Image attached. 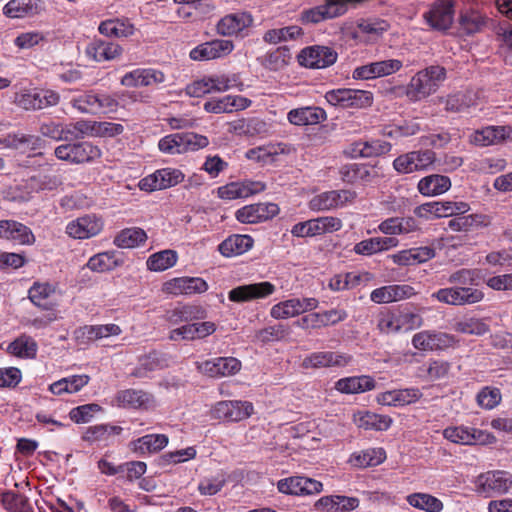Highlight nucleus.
Wrapping results in <instances>:
<instances>
[{
    "mask_svg": "<svg viewBox=\"0 0 512 512\" xmlns=\"http://www.w3.org/2000/svg\"><path fill=\"white\" fill-rule=\"evenodd\" d=\"M447 78L443 66L431 65L418 71L406 86V96L412 101H419L435 93Z\"/></svg>",
    "mask_w": 512,
    "mask_h": 512,
    "instance_id": "f257e3e1",
    "label": "nucleus"
},
{
    "mask_svg": "<svg viewBox=\"0 0 512 512\" xmlns=\"http://www.w3.org/2000/svg\"><path fill=\"white\" fill-rule=\"evenodd\" d=\"M101 155V149L88 141L66 143L55 149V156L58 159L74 164L92 162L99 159Z\"/></svg>",
    "mask_w": 512,
    "mask_h": 512,
    "instance_id": "f03ea898",
    "label": "nucleus"
},
{
    "mask_svg": "<svg viewBox=\"0 0 512 512\" xmlns=\"http://www.w3.org/2000/svg\"><path fill=\"white\" fill-rule=\"evenodd\" d=\"M512 487V475L503 470L488 471L475 480V491L484 497L508 492Z\"/></svg>",
    "mask_w": 512,
    "mask_h": 512,
    "instance_id": "7ed1b4c3",
    "label": "nucleus"
},
{
    "mask_svg": "<svg viewBox=\"0 0 512 512\" xmlns=\"http://www.w3.org/2000/svg\"><path fill=\"white\" fill-rule=\"evenodd\" d=\"M431 297L447 305L464 306L482 301L484 293L477 288L469 286H453L441 288L432 293Z\"/></svg>",
    "mask_w": 512,
    "mask_h": 512,
    "instance_id": "20e7f679",
    "label": "nucleus"
},
{
    "mask_svg": "<svg viewBox=\"0 0 512 512\" xmlns=\"http://www.w3.org/2000/svg\"><path fill=\"white\" fill-rule=\"evenodd\" d=\"M325 99L333 106L362 109L372 105L373 94L365 90L335 89L326 92Z\"/></svg>",
    "mask_w": 512,
    "mask_h": 512,
    "instance_id": "39448f33",
    "label": "nucleus"
},
{
    "mask_svg": "<svg viewBox=\"0 0 512 512\" xmlns=\"http://www.w3.org/2000/svg\"><path fill=\"white\" fill-rule=\"evenodd\" d=\"M60 96L53 90H21L15 94L14 103L24 110H40L59 103Z\"/></svg>",
    "mask_w": 512,
    "mask_h": 512,
    "instance_id": "423d86ee",
    "label": "nucleus"
},
{
    "mask_svg": "<svg viewBox=\"0 0 512 512\" xmlns=\"http://www.w3.org/2000/svg\"><path fill=\"white\" fill-rule=\"evenodd\" d=\"M436 160L432 150L411 151L398 156L393 161L394 169L401 174L427 170Z\"/></svg>",
    "mask_w": 512,
    "mask_h": 512,
    "instance_id": "0eeeda50",
    "label": "nucleus"
},
{
    "mask_svg": "<svg viewBox=\"0 0 512 512\" xmlns=\"http://www.w3.org/2000/svg\"><path fill=\"white\" fill-rule=\"evenodd\" d=\"M338 58L337 52L327 46L314 45L301 50L298 55L300 65L312 68L323 69L333 65Z\"/></svg>",
    "mask_w": 512,
    "mask_h": 512,
    "instance_id": "6e6552de",
    "label": "nucleus"
},
{
    "mask_svg": "<svg viewBox=\"0 0 512 512\" xmlns=\"http://www.w3.org/2000/svg\"><path fill=\"white\" fill-rule=\"evenodd\" d=\"M196 368L203 375L219 378L236 374L241 369V362L234 357H216L196 362Z\"/></svg>",
    "mask_w": 512,
    "mask_h": 512,
    "instance_id": "1a4fd4ad",
    "label": "nucleus"
},
{
    "mask_svg": "<svg viewBox=\"0 0 512 512\" xmlns=\"http://www.w3.org/2000/svg\"><path fill=\"white\" fill-rule=\"evenodd\" d=\"M402 67L403 63L398 59L375 61L356 67L352 72V78L355 80H371L385 77L398 72Z\"/></svg>",
    "mask_w": 512,
    "mask_h": 512,
    "instance_id": "9d476101",
    "label": "nucleus"
},
{
    "mask_svg": "<svg viewBox=\"0 0 512 512\" xmlns=\"http://www.w3.org/2000/svg\"><path fill=\"white\" fill-rule=\"evenodd\" d=\"M104 227L102 217L96 214H86L69 222L66 233L75 239H88L98 235Z\"/></svg>",
    "mask_w": 512,
    "mask_h": 512,
    "instance_id": "9b49d317",
    "label": "nucleus"
},
{
    "mask_svg": "<svg viewBox=\"0 0 512 512\" xmlns=\"http://www.w3.org/2000/svg\"><path fill=\"white\" fill-rule=\"evenodd\" d=\"M355 193L350 190H332L315 195L309 201L312 211L320 212L343 207L355 198Z\"/></svg>",
    "mask_w": 512,
    "mask_h": 512,
    "instance_id": "f8f14e48",
    "label": "nucleus"
},
{
    "mask_svg": "<svg viewBox=\"0 0 512 512\" xmlns=\"http://www.w3.org/2000/svg\"><path fill=\"white\" fill-rule=\"evenodd\" d=\"M455 336L435 331H421L412 338L414 348L423 351L442 350L456 344Z\"/></svg>",
    "mask_w": 512,
    "mask_h": 512,
    "instance_id": "ddd939ff",
    "label": "nucleus"
},
{
    "mask_svg": "<svg viewBox=\"0 0 512 512\" xmlns=\"http://www.w3.org/2000/svg\"><path fill=\"white\" fill-rule=\"evenodd\" d=\"M276 290L274 284L268 281L241 285L233 288L228 293L232 302L242 303L256 299H263L272 295Z\"/></svg>",
    "mask_w": 512,
    "mask_h": 512,
    "instance_id": "4468645a",
    "label": "nucleus"
},
{
    "mask_svg": "<svg viewBox=\"0 0 512 512\" xmlns=\"http://www.w3.org/2000/svg\"><path fill=\"white\" fill-rule=\"evenodd\" d=\"M216 419L237 422L250 417L253 413V405L248 401H220L213 410Z\"/></svg>",
    "mask_w": 512,
    "mask_h": 512,
    "instance_id": "2eb2a0df",
    "label": "nucleus"
},
{
    "mask_svg": "<svg viewBox=\"0 0 512 512\" xmlns=\"http://www.w3.org/2000/svg\"><path fill=\"white\" fill-rule=\"evenodd\" d=\"M234 50V43L231 40L215 39L202 43L191 50L190 58L195 61H206L222 58Z\"/></svg>",
    "mask_w": 512,
    "mask_h": 512,
    "instance_id": "dca6fc26",
    "label": "nucleus"
},
{
    "mask_svg": "<svg viewBox=\"0 0 512 512\" xmlns=\"http://www.w3.org/2000/svg\"><path fill=\"white\" fill-rule=\"evenodd\" d=\"M279 212V207L274 203H257L246 205L235 213L236 219L241 223L254 224L267 221Z\"/></svg>",
    "mask_w": 512,
    "mask_h": 512,
    "instance_id": "f3484780",
    "label": "nucleus"
},
{
    "mask_svg": "<svg viewBox=\"0 0 512 512\" xmlns=\"http://www.w3.org/2000/svg\"><path fill=\"white\" fill-rule=\"evenodd\" d=\"M266 189L265 183L261 181L244 180L231 182L221 186L217 190L218 197L224 200L246 198L258 194Z\"/></svg>",
    "mask_w": 512,
    "mask_h": 512,
    "instance_id": "a211bd4d",
    "label": "nucleus"
},
{
    "mask_svg": "<svg viewBox=\"0 0 512 512\" xmlns=\"http://www.w3.org/2000/svg\"><path fill=\"white\" fill-rule=\"evenodd\" d=\"M453 0H438L425 14L428 24L436 30L445 31L450 28L454 19Z\"/></svg>",
    "mask_w": 512,
    "mask_h": 512,
    "instance_id": "6ab92c4d",
    "label": "nucleus"
},
{
    "mask_svg": "<svg viewBox=\"0 0 512 512\" xmlns=\"http://www.w3.org/2000/svg\"><path fill=\"white\" fill-rule=\"evenodd\" d=\"M207 282L200 277H178L163 284V292L172 295H192L206 292Z\"/></svg>",
    "mask_w": 512,
    "mask_h": 512,
    "instance_id": "aec40b11",
    "label": "nucleus"
},
{
    "mask_svg": "<svg viewBox=\"0 0 512 512\" xmlns=\"http://www.w3.org/2000/svg\"><path fill=\"white\" fill-rule=\"evenodd\" d=\"M115 402L119 407L131 409L147 410L155 406L154 396L138 389H125L117 392Z\"/></svg>",
    "mask_w": 512,
    "mask_h": 512,
    "instance_id": "412c9836",
    "label": "nucleus"
},
{
    "mask_svg": "<svg viewBox=\"0 0 512 512\" xmlns=\"http://www.w3.org/2000/svg\"><path fill=\"white\" fill-rule=\"evenodd\" d=\"M443 435L447 440L462 445L484 444L489 438H493L488 433L466 426L448 427Z\"/></svg>",
    "mask_w": 512,
    "mask_h": 512,
    "instance_id": "4be33fe9",
    "label": "nucleus"
},
{
    "mask_svg": "<svg viewBox=\"0 0 512 512\" xmlns=\"http://www.w3.org/2000/svg\"><path fill=\"white\" fill-rule=\"evenodd\" d=\"M253 17L249 12L238 11L222 17L217 23V32L223 36H233L252 26Z\"/></svg>",
    "mask_w": 512,
    "mask_h": 512,
    "instance_id": "5701e85b",
    "label": "nucleus"
},
{
    "mask_svg": "<svg viewBox=\"0 0 512 512\" xmlns=\"http://www.w3.org/2000/svg\"><path fill=\"white\" fill-rule=\"evenodd\" d=\"M56 296V287L48 282H35L28 291L30 301L47 311H52L58 305Z\"/></svg>",
    "mask_w": 512,
    "mask_h": 512,
    "instance_id": "b1692460",
    "label": "nucleus"
},
{
    "mask_svg": "<svg viewBox=\"0 0 512 512\" xmlns=\"http://www.w3.org/2000/svg\"><path fill=\"white\" fill-rule=\"evenodd\" d=\"M0 238L20 245H31L35 242L31 229L15 220H0Z\"/></svg>",
    "mask_w": 512,
    "mask_h": 512,
    "instance_id": "393cba45",
    "label": "nucleus"
},
{
    "mask_svg": "<svg viewBox=\"0 0 512 512\" xmlns=\"http://www.w3.org/2000/svg\"><path fill=\"white\" fill-rule=\"evenodd\" d=\"M351 361V357L346 354L335 353L331 351L314 352L304 358L302 366L304 368H325L331 366H345Z\"/></svg>",
    "mask_w": 512,
    "mask_h": 512,
    "instance_id": "a878e982",
    "label": "nucleus"
},
{
    "mask_svg": "<svg viewBox=\"0 0 512 512\" xmlns=\"http://www.w3.org/2000/svg\"><path fill=\"white\" fill-rule=\"evenodd\" d=\"M326 119L327 114L325 110L316 106L292 109L287 114V120L295 126L316 125Z\"/></svg>",
    "mask_w": 512,
    "mask_h": 512,
    "instance_id": "bb28decb",
    "label": "nucleus"
},
{
    "mask_svg": "<svg viewBox=\"0 0 512 512\" xmlns=\"http://www.w3.org/2000/svg\"><path fill=\"white\" fill-rule=\"evenodd\" d=\"M422 397L418 388L390 390L377 395V402L387 406H404L415 403Z\"/></svg>",
    "mask_w": 512,
    "mask_h": 512,
    "instance_id": "cd10ccee",
    "label": "nucleus"
},
{
    "mask_svg": "<svg viewBox=\"0 0 512 512\" xmlns=\"http://www.w3.org/2000/svg\"><path fill=\"white\" fill-rule=\"evenodd\" d=\"M504 140H512V127L488 126L476 131L471 141L478 146H489Z\"/></svg>",
    "mask_w": 512,
    "mask_h": 512,
    "instance_id": "c85d7f7f",
    "label": "nucleus"
},
{
    "mask_svg": "<svg viewBox=\"0 0 512 512\" xmlns=\"http://www.w3.org/2000/svg\"><path fill=\"white\" fill-rule=\"evenodd\" d=\"M164 81V74L155 69H135L121 78V84L127 87L150 86Z\"/></svg>",
    "mask_w": 512,
    "mask_h": 512,
    "instance_id": "c756f323",
    "label": "nucleus"
},
{
    "mask_svg": "<svg viewBox=\"0 0 512 512\" xmlns=\"http://www.w3.org/2000/svg\"><path fill=\"white\" fill-rule=\"evenodd\" d=\"M86 53L97 62L110 61L121 55L122 47L111 41L93 39L87 45Z\"/></svg>",
    "mask_w": 512,
    "mask_h": 512,
    "instance_id": "7c9ffc66",
    "label": "nucleus"
},
{
    "mask_svg": "<svg viewBox=\"0 0 512 512\" xmlns=\"http://www.w3.org/2000/svg\"><path fill=\"white\" fill-rule=\"evenodd\" d=\"M374 387L375 381L367 375L346 377L335 383V389L345 394L363 393L374 389Z\"/></svg>",
    "mask_w": 512,
    "mask_h": 512,
    "instance_id": "2f4dec72",
    "label": "nucleus"
},
{
    "mask_svg": "<svg viewBox=\"0 0 512 512\" xmlns=\"http://www.w3.org/2000/svg\"><path fill=\"white\" fill-rule=\"evenodd\" d=\"M254 240L249 235H232L218 246L219 252L225 257L243 254L253 247Z\"/></svg>",
    "mask_w": 512,
    "mask_h": 512,
    "instance_id": "473e14b6",
    "label": "nucleus"
},
{
    "mask_svg": "<svg viewBox=\"0 0 512 512\" xmlns=\"http://www.w3.org/2000/svg\"><path fill=\"white\" fill-rule=\"evenodd\" d=\"M451 188L449 177L432 174L422 178L418 183V190L424 196H437L447 192Z\"/></svg>",
    "mask_w": 512,
    "mask_h": 512,
    "instance_id": "72a5a7b5",
    "label": "nucleus"
},
{
    "mask_svg": "<svg viewBox=\"0 0 512 512\" xmlns=\"http://www.w3.org/2000/svg\"><path fill=\"white\" fill-rule=\"evenodd\" d=\"M205 317V310L197 305H182L168 310L165 319L171 324L200 320Z\"/></svg>",
    "mask_w": 512,
    "mask_h": 512,
    "instance_id": "f704fd0d",
    "label": "nucleus"
},
{
    "mask_svg": "<svg viewBox=\"0 0 512 512\" xmlns=\"http://www.w3.org/2000/svg\"><path fill=\"white\" fill-rule=\"evenodd\" d=\"M122 332L117 324L85 325L77 330V337L87 341H97L110 336H118Z\"/></svg>",
    "mask_w": 512,
    "mask_h": 512,
    "instance_id": "c9c22d12",
    "label": "nucleus"
},
{
    "mask_svg": "<svg viewBox=\"0 0 512 512\" xmlns=\"http://www.w3.org/2000/svg\"><path fill=\"white\" fill-rule=\"evenodd\" d=\"M391 144L382 140L356 142L351 147L352 157H375L388 153Z\"/></svg>",
    "mask_w": 512,
    "mask_h": 512,
    "instance_id": "e433bc0d",
    "label": "nucleus"
},
{
    "mask_svg": "<svg viewBox=\"0 0 512 512\" xmlns=\"http://www.w3.org/2000/svg\"><path fill=\"white\" fill-rule=\"evenodd\" d=\"M175 136L177 140V154L194 152L199 149L205 148L209 144V140L206 136L192 132L175 133Z\"/></svg>",
    "mask_w": 512,
    "mask_h": 512,
    "instance_id": "4c0bfd02",
    "label": "nucleus"
},
{
    "mask_svg": "<svg viewBox=\"0 0 512 512\" xmlns=\"http://www.w3.org/2000/svg\"><path fill=\"white\" fill-rule=\"evenodd\" d=\"M122 427L110 424H99L86 428L82 439L89 443L108 442L122 432Z\"/></svg>",
    "mask_w": 512,
    "mask_h": 512,
    "instance_id": "58836bf2",
    "label": "nucleus"
},
{
    "mask_svg": "<svg viewBox=\"0 0 512 512\" xmlns=\"http://www.w3.org/2000/svg\"><path fill=\"white\" fill-rule=\"evenodd\" d=\"M99 32L108 37H128L134 33V26L128 19H108L100 23Z\"/></svg>",
    "mask_w": 512,
    "mask_h": 512,
    "instance_id": "ea45409f",
    "label": "nucleus"
},
{
    "mask_svg": "<svg viewBox=\"0 0 512 512\" xmlns=\"http://www.w3.org/2000/svg\"><path fill=\"white\" fill-rule=\"evenodd\" d=\"M302 35L303 31L301 27L291 25L267 30L263 35V41L267 44L276 45L281 42L296 40Z\"/></svg>",
    "mask_w": 512,
    "mask_h": 512,
    "instance_id": "a19ab883",
    "label": "nucleus"
},
{
    "mask_svg": "<svg viewBox=\"0 0 512 512\" xmlns=\"http://www.w3.org/2000/svg\"><path fill=\"white\" fill-rule=\"evenodd\" d=\"M123 264V260L116 252H103L91 257L87 267L96 272H105L115 269Z\"/></svg>",
    "mask_w": 512,
    "mask_h": 512,
    "instance_id": "79ce46f5",
    "label": "nucleus"
},
{
    "mask_svg": "<svg viewBox=\"0 0 512 512\" xmlns=\"http://www.w3.org/2000/svg\"><path fill=\"white\" fill-rule=\"evenodd\" d=\"M284 151L280 145H266L249 149L245 156L247 159L261 165L271 164L276 157Z\"/></svg>",
    "mask_w": 512,
    "mask_h": 512,
    "instance_id": "37998d69",
    "label": "nucleus"
},
{
    "mask_svg": "<svg viewBox=\"0 0 512 512\" xmlns=\"http://www.w3.org/2000/svg\"><path fill=\"white\" fill-rule=\"evenodd\" d=\"M168 437L164 434L145 435L134 442V451L139 453H155L166 447Z\"/></svg>",
    "mask_w": 512,
    "mask_h": 512,
    "instance_id": "c03bdc74",
    "label": "nucleus"
},
{
    "mask_svg": "<svg viewBox=\"0 0 512 512\" xmlns=\"http://www.w3.org/2000/svg\"><path fill=\"white\" fill-rule=\"evenodd\" d=\"M147 239L146 232L137 227L123 229L114 238V244L119 248H134Z\"/></svg>",
    "mask_w": 512,
    "mask_h": 512,
    "instance_id": "a18cd8bd",
    "label": "nucleus"
},
{
    "mask_svg": "<svg viewBox=\"0 0 512 512\" xmlns=\"http://www.w3.org/2000/svg\"><path fill=\"white\" fill-rule=\"evenodd\" d=\"M407 502L414 508L426 512H440L444 505L442 501L427 493H414L407 497Z\"/></svg>",
    "mask_w": 512,
    "mask_h": 512,
    "instance_id": "49530a36",
    "label": "nucleus"
},
{
    "mask_svg": "<svg viewBox=\"0 0 512 512\" xmlns=\"http://www.w3.org/2000/svg\"><path fill=\"white\" fill-rule=\"evenodd\" d=\"M291 60V53L287 46H280L269 52L262 61L265 68L271 71H279L284 69Z\"/></svg>",
    "mask_w": 512,
    "mask_h": 512,
    "instance_id": "de8ad7c7",
    "label": "nucleus"
},
{
    "mask_svg": "<svg viewBox=\"0 0 512 512\" xmlns=\"http://www.w3.org/2000/svg\"><path fill=\"white\" fill-rule=\"evenodd\" d=\"M356 423L359 428L365 430L384 431L391 426L392 419L389 416L366 412L356 420Z\"/></svg>",
    "mask_w": 512,
    "mask_h": 512,
    "instance_id": "09e8293b",
    "label": "nucleus"
},
{
    "mask_svg": "<svg viewBox=\"0 0 512 512\" xmlns=\"http://www.w3.org/2000/svg\"><path fill=\"white\" fill-rule=\"evenodd\" d=\"M177 262V254L173 250H163L149 256L147 268L151 271H164Z\"/></svg>",
    "mask_w": 512,
    "mask_h": 512,
    "instance_id": "8fccbe9b",
    "label": "nucleus"
},
{
    "mask_svg": "<svg viewBox=\"0 0 512 512\" xmlns=\"http://www.w3.org/2000/svg\"><path fill=\"white\" fill-rule=\"evenodd\" d=\"M127 93L97 94V113H113L116 112L119 106L125 105V98Z\"/></svg>",
    "mask_w": 512,
    "mask_h": 512,
    "instance_id": "3c124183",
    "label": "nucleus"
},
{
    "mask_svg": "<svg viewBox=\"0 0 512 512\" xmlns=\"http://www.w3.org/2000/svg\"><path fill=\"white\" fill-rule=\"evenodd\" d=\"M36 0H11L3 8V13L10 18H22L33 14Z\"/></svg>",
    "mask_w": 512,
    "mask_h": 512,
    "instance_id": "603ef678",
    "label": "nucleus"
},
{
    "mask_svg": "<svg viewBox=\"0 0 512 512\" xmlns=\"http://www.w3.org/2000/svg\"><path fill=\"white\" fill-rule=\"evenodd\" d=\"M9 353L21 358H33L37 352L36 342L28 336H21L10 343Z\"/></svg>",
    "mask_w": 512,
    "mask_h": 512,
    "instance_id": "864d4df0",
    "label": "nucleus"
},
{
    "mask_svg": "<svg viewBox=\"0 0 512 512\" xmlns=\"http://www.w3.org/2000/svg\"><path fill=\"white\" fill-rule=\"evenodd\" d=\"M62 184V181L57 175H37L32 176L26 181V187L32 192L39 191H52L57 189Z\"/></svg>",
    "mask_w": 512,
    "mask_h": 512,
    "instance_id": "5fc2aeb1",
    "label": "nucleus"
},
{
    "mask_svg": "<svg viewBox=\"0 0 512 512\" xmlns=\"http://www.w3.org/2000/svg\"><path fill=\"white\" fill-rule=\"evenodd\" d=\"M453 329L462 334L482 336L489 331V326L478 318H465L457 321Z\"/></svg>",
    "mask_w": 512,
    "mask_h": 512,
    "instance_id": "6e6d98bb",
    "label": "nucleus"
},
{
    "mask_svg": "<svg viewBox=\"0 0 512 512\" xmlns=\"http://www.w3.org/2000/svg\"><path fill=\"white\" fill-rule=\"evenodd\" d=\"M444 102L446 111L451 113L465 112L474 104L473 96L468 92H457L449 95Z\"/></svg>",
    "mask_w": 512,
    "mask_h": 512,
    "instance_id": "4d7b16f0",
    "label": "nucleus"
},
{
    "mask_svg": "<svg viewBox=\"0 0 512 512\" xmlns=\"http://www.w3.org/2000/svg\"><path fill=\"white\" fill-rule=\"evenodd\" d=\"M299 298H291L272 306L270 315L274 319H287L300 314Z\"/></svg>",
    "mask_w": 512,
    "mask_h": 512,
    "instance_id": "13d9d810",
    "label": "nucleus"
},
{
    "mask_svg": "<svg viewBox=\"0 0 512 512\" xmlns=\"http://www.w3.org/2000/svg\"><path fill=\"white\" fill-rule=\"evenodd\" d=\"M2 504L9 512H32L27 498L21 494L9 491L2 494Z\"/></svg>",
    "mask_w": 512,
    "mask_h": 512,
    "instance_id": "bf43d9fd",
    "label": "nucleus"
},
{
    "mask_svg": "<svg viewBox=\"0 0 512 512\" xmlns=\"http://www.w3.org/2000/svg\"><path fill=\"white\" fill-rule=\"evenodd\" d=\"M474 223L477 225L487 226L490 221L489 218L485 215L475 214L451 219L448 223V226L453 231H466Z\"/></svg>",
    "mask_w": 512,
    "mask_h": 512,
    "instance_id": "052dcab7",
    "label": "nucleus"
},
{
    "mask_svg": "<svg viewBox=\"0 0 512 512\" xmlns=\"http://www.w3.org/2000/svg\"><path fill=\"white\" fill-rule=\"evenodd\" d=\"M290 334L289 326L285 324H276L259 330L256 333V337L263 343L280 341L288 337Z\"/></svg>",
    "mask_w": 512,
    "mask_h": 512,
    "instance_id": "680f3d73",
    "label": "nucleus"
},
{
    "mask_svg": "<svg viewBox=\"0 0 512 512\" xmlns=\"http://www.w3.org/2000/svg\"><path fill=\"white\" fill-rule=\"evenodd\" d=\"M460 25L467 34H474L484 25V17L478 11H467L460 16Z\"/></svg>",
    "mask_w": 512,
    "mask_h": 512,
    "instance_id": "e2e57ef3",
    "label": "nucleus"
},
{
    "mask_svg": "<svg viewBox=\"0 0 512 512\" xmlns=\"http://www.w3.org/2000/svg\"><path fill=\"white\" fill-rule=\"evenodd\" d=\"M211 93L212 92H224L231 88L237 87L238 77L236 75H212L207 77Z\"/></svg>",
    "mask_w": 512,
    "mask_h": 512,
    "instance_id": "0e129e2a",
    "label": "nucleus"
},
{
    "mask_svg": "<svg viewBox=\"0 0 512 512\" xmlns=\"http://www.w3.org/2000/svg\"><path fill=\"white\" fill-rule=\"evenodd\" d=\"M160 190L170 188L181 183L184 179L183 173L178 169L164 168L156 171Z\"/></svg>",
    "mask_w": 512,
    "mask_h": 512,
    "instance_id": "69168bd1",
    "label": "nucleus"
},
{
    "mask_svg": "<svg viewBox=\"0 0 512 512\" xmlns=\"http://www.w3.org/2000/svg\"><path fill=\"white\" fill-rule=\"evenodd\" d=\"M358 28L362 33L380 36L388 30L389 24L382 19H364L358 23Z\"/></svg>",
    "mask_w": 512,
    "mask_h": 512,
    "instance_id": "338daca9",
    "label": "nucleus"
},
{
    "mask_svg": "<svg viewBox=\"0 0 512 512\" xmlns=\"http://www.w3.org/2000/svg\"><path fill=\"white\" fill-rule=\"evenodd\" d=\"M501 401V394L497 388H483L477 395V403L485 409H493Z\"/></svg>",
    "mask_w": 512,
    "mask_h": 512,
    "instance_id": "774afa93",
    "label": "nucleus"
}]
</instances>
